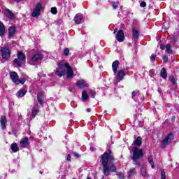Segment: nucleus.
I'll list each match as a JSON object with an SVG mask.
<instances>
[{"label": "nucleus", "mask_w": 179, "mask_h": 179, "mask_svg": "<svg viewBox=\"0 0 179 179\" xmlns=\"http://www.w3.org/2000/svg\"><path fill=\"white\" fill-rule=\"evenodd\" d=\"M109 160H114V155H113V152H111V150L110 149L108 150V152H104L101 155V161L103 166V173L105 174V176H108V174H110V171L114 173V171H117V169L115 168V164H112L110 166L108 165Z\"/></svg>", "instance_id": "nucleus-1"}, {"label": "nucleus", "mask_w": 179, "mask_h": 179, "mask_svg": "<svg viewBox=\"0 0 179 179\" xmlns=\"http://www.w3.org/2000/svg\"><path fill=\"white\" fill-rule=\"evenodd\" d=\"M57 76L62 78L64 75H66L67 79H71L73 78V70L72 67L69 66V64L65 62H60L58 64V67L56 69L55 72Z\"/></svg>", "instance_id": "nucleus-2"}, {"label": "nucleus", "mask_w": 179, "mask_h": 179, "mask_svg": "<svg viewBox=\"0 0 179 179\" xmlns=\"http://www.w3.org/2000/svg\"><path fill=\"white\" fill-rule=\"evenodd\" d=\"M120 66V62L118 60H116L113 62L112 64V69L113 71L114 75L116 76V79L117 82H121L125 78V70L121 69L119 70L117 72L118 66Z\"/></svg>", "instance_id": "nucleus-3"}, {"label": "nucleus", "mask_w": 179, "mask_h": 179, "mask_svg": "<svg viewBox=\"0 0 179 179\" xmlns=\"http://www.w3.org/2000/svg\"><path fill=\"white\" fill-rule=\"evenodd\" d=\"M17 58L14 59V64L20 67L23 65V62L26 61V55L20 51H17Z\"/></svg>", "instance_id": "nucleus-4"}, {"label": "nucleus", "mask_w": 179, "mask_h": 179, "mask_svg": "<svg viewBox=\"0 0 179 179\" xmlns=\"http://www.w3.org/2000/svg\"><path fill=\"white\" fill-rule=\"evenodd\" d=\"M114 34H116V40L118 43H122L125 40V36H124V31L119 30L118 28H115L113 31Z\"/></svg>", "instance_id": "nucleus-5"}, {"label": "nucleus", "mask_w": 179, "mask_h": 179, "mask_svg": "<svg viewBox=\"0 0 179 179\" xmlns=\"http://www.w3.org/2000/svg\"><path fill=\"white\" fill-rule=\"evenodd\" d=\"M0 52H1V57L3 59H9V58H10V50H9V47H2Z\"/></svg>", "instance_id": "nucleus-6"}, {"label": "nucleus", "mask_w": 179, "mask_h": 179, "mask_svg": "<svg viewBox=\"0 0 179 179\" xmlns=\"http://www.w3.org/2000/svg\"><path fill=\"white\" fill-rule=\"evenodd\" d=\"M44 58V55L41 52H37L31 55L30 59H29V62H37L38 61H41Z\"/></svg>", "instance_id": "nucleus-7"}, {"label": "nucleus", "mask_w": 179, "mask_h": 179, "mask_svg": "<svg viewBox=\"0 0 179 179\" xmlns=\"http://www.w3.org/2000/svg\"><path fill=\"white\" fill-rule=\"evenodd\" d=\"M174 138V136L173 134L170 133L168 134L161 142V145L163 148H166L167 145H169V143H171L172 139Z\"/></svg>", "instance_id": "nucleus-8"}, {"label": "nucleus", "mask_w": 179, "mask_h": 179, "mask_svg": "<svg viewBox=\"0 0 179 179\" xmlns=\"http://www.w3.org/2000/svg\"><path fill=\"white\" fill-rule=\"evenodd\" d=\"M133 158L134 159H142L143 157V150L139 149L137 147L133 148Z\"/></svg>", "instance_id": "nucleus-9"}, {"label": "nucleus", "mask_w": 179, "mask_h": 179, "mask_svg": "<svg viewBox=\"0 0 179 179\" xmlns=\"http://www.w3.org/2000/svg\"><path fill=\"white\" fill-rule=\"evenodd\" d=\"M40 15H41V3H37L32 12L31 16L33 17H37V16H40Z\"/></svg>", "instance_id": "nucleus-10"}, {"label": "nucleus", "mask_w": 179, "mask_h": 179, "mask_svg": "<svg viewBox=\"0 0 179 179\" xmlns=\"http://www.w3.org/2000/svg\"><path fill=\"white\" fill-rule=\"evenodd\" d=\"M10 78L15 85H19V76L16 72H11L10 73Z\"/></svg>", "instance_id": "nucleus-11"}, {"label": "nucleus", "mask_w": 179, "mask_h": 179, "mask_svg": "<svg viewBox=\"0 0 179 179\" xmlns=\"http://www.w3.org/2000/svg\"><path fill=\"white\" fill-rule=\"evenodd\" d=\"M29 146V138L24 137L20 140V148H26Z\"/></svg>", "instance_id": "nucleus-12"}, {"label": "nucleus", "mask_w": 179, "mask_h": 179, "mask_svg": "<svg viewBox=\"0 0 179 179\" xmlns=\"http://www.w3.org/2000/svg\"><path fill=\"white\" fill-rule=\"evenodd\" d=\"M83 20V15L81 13L76 14L74 17V22L76 24H80Z\"/></svg>", "instance_id": "nucleus-13"}, {"label": "nucleus", "mask_w": 179, "mask_h": 179, "mask_svg": "<svg viewBox=\"0 0 179 179\" xmlns=\"http://www.w3.org/2000/svg\"><path fill=\"white\" fill-rule=\"evenodd\" d=\"M76 85L80 89H83V87H89V85L87 83H86V81H85V80L78 81L76 83Z\"/></svg>", "instance_id": "nucleus-14"}, {"label": "nucleus", "mask_w": 179, "mask_h": 179, "mask_svg": "<svg viewBox=\"0 0 179 179\" xmlns=\"http://www.w3.org/2000/svg\"><path fill=\"white\" fill-rule=\"evenodd\" d=\"M15 34H16V27H10V28L8 29V38L13 37V36H15Z\"/></svg>", "instance_id": "nucleus-15"}, {"label": "nucleus", "mask_w": 179, "mask_h": 179, "mask_svg": "<svg viewBox=\"0 0 179 179\" xmlns=\"http://www.w3.org/2000/svg\"><path fill=\"white\" fill-rule=\"evenodd\" d=\"M0 122H1V129H6V122H8V121L6 120V117L5 116L1 117Z\"/></svg>", "instance_id": "nucleus-16"}, {"label": "nucleus", "mask_w": 179, "mask_h": 179, "mask_svg": "<svg viewBox=\"0 0 179 179\" xmlns=\"http://www.w3.org/2000/svg\"><path fill=\"white\" fill-rule=\"evenodd\" d=\"M26 93H27L26 90H24V89H21V90H20L17 92L16 96H17V97H18V98H22V97H23L24 96L26 95Z\"/></svg>", "instance_id": "nucleus-17"}, {"label": "nucleus", "mask_w": 179, "mask_h": 179, "mask_svg": "<svg viewBox=\"0 0 179 179\" xmlns=\"http://www.w3.org/2000/svg\"><path fill=\"white\" fill-rule=\"evenodd\" d=\"M5 36V25L0 21V37Z\"/></svg>", "instance_id": "nucleus-18"}, {"label": "nucleus", "mask_w": 179, "mask_h": 179, "mask_svg": "<svg viewBox=\"0 0 179 179\" xmlns=\"http://www.w3.org/2000/svg\"><path fill=\"white\" fill-rule=\"evenodd\" d=\"M82 100L83 101H87L89 100V94L86 90H83L82 92Z\"/></svg>", "instance_id": "nucleus-19"}, {"label": "nucleus", "mask_w": 179, "mask_h": 179, "mask_svg": "<svg viewBox=\"0 0 179 179\" xmlns=\"http://www.w3.org/2000/svg\"><path fill=\"white\" fill-rule=\"evenodd\" d=\"M37 99L39 104H41V106L44 104V99L43 98V93L41 92L38 93Z\"/></svg>", "instance_id": "nucleus-20"}, {"label": "nucleus", "mask_w": 179, "mask_h": 179, "mask_svg": "<svg viewBox=\"0 0 179 179\" xmlns=\"http://www.w3.org/2000/svg\"><path fill=\"white\" fill-rule=\"evenodd\" d=\"M10 149L13 153L19 152V147H17V144L16 143H13L10 145Z\"/></svg>", "instance_id": "nucleus-21"}, {"label": "nucleus", "mask_w": 179, "mask_h": 179, "mask_svg": "<svg viewBox=\"0 0 179 179\" xmlns=\"http://www.w3.org/2000/svg\"><path fill=\"white\" fill-rule=\"evenodd\" d=\"M133 38L136 40L139 38V31L136 30L135 28H133V33H132Z\"/></svg>", "instance_id": "nucleus-22"}, {"label": "nucleus", "mask_w": 179, "mask_h": 179, "mask_svg": "<svg viewBox=\"0 0 179 179\" xmlns=\"http://www.w3.org/2000/svg\"><path fill=\"white\" fill-rule=\"evenodd\" d=\"M160 76L161 78H163V79L167 78V71H166V69H162L161 70Z\"/></svg>", "instance_id": "nucleus-23"}, {"label": "nucleus", "mask_w": 179, "mask_h": 179, "mask_svg": "<svg viewBox=\"0 0 179 179\" xmlns=\"http://www.w3.org/2000/svg\"><path fill=\"white\" fill-rule=\"evenodd\" d=\"M135 174H136V169H135V168L131 169L128 172L129 177H134Z\"/></svg>", "instance_id": "nucleus-24"}, {"label": "nucleus", "mask_w": 179, "mask_h": 179, "mask_svg": "<svg viewBox=\"0 0 179 179\" xmlns=\"http://www.w3.org/2000/svg\"><path fill=\"white\" fill-rule=\"evenodd\" d=\"M134 145H136L137 146H141L142 145V138L138 136L134 141Z\"/></svg>", "instance_id": "nucleus-25"}, {"label": "nucleus", "mask_w": 179, "mask_h": 179, "mask_svg": "<svg viewBox=\"0 0 179 179\" xmlns=\"http://www.w3.org/2000/svg\"><path fill=\"white\" fill-rule=\"evenodd\" d=\"M27 79H29V76H27L26 75H23L21 80H19V85H20V83H21V85H24V82H26V80H27Z\"/></svg>", "instance_id": "nucleus-26"}, {"label": "nucleus", "mask_w": 179, "mask_h": 179, "mask_svg": "<svg viewBox=\"0 0 179 179\" xmlns=\"http://www.w3.org/2000/svg\"><path fill=\"white\" fill-rule=\"evenodd\" d=\"M141 173L143 177H146L148 176V173L146 172V167H145V166H141Z\"/></svg>", "instance_id": "nucleus-27"}, {"label": "nucleus", "mask_w": 179, "mask_h": 179, "mask_svg": "<svg viewBox=\"0 0 179 179\" xmlns=\"http://www.w3.org/2000/svg\"><path fill=\"white\" fill-rule=\"evenodd\" d=\"M148 162L151 164L152 169H155V162H153V156L150 155L148 157Z\"/></svg>", "instance_id": "nucleus-28"}, {"label": "nucleus", "mask_w": 179, "mask_h": 179, "mask_svg": "<svg viewBox=\"0 0 179 179\" xmlns=\"http://www.w3.org/2000/svg\"><path fill=\"white\" fill-rule=\"evenodd\" d=\"M4 13L6 15H7V16H8V17H10L11 19H12V17H13V13L12 11H10V10H9V9L5 10Z\"/></svg>", "instance_id": "nucleus-29"}, {"label": "nucleus", "mask_w": 179, "mask_h": 179, "mask_svg": "<svg viewBox=\"0 0 179 179\" xmlns=\"http://www.w3.org/2000/svg\"><path fill=\"white\" fill-rule=\"evenodd\" d=\"M166 48V51L168 54H171V52H173V50H171V45H170V44H167L165 46Z\"/></svg>", "instance_id": "nucleus-30"}, {"label": "nucleus", "mask_w": 179, "mask_h": 179, "mask_svg": "<svg viewBox=\"0 0 179 179\" xmlns=\"http://www.w3.org/2000/svg\"><path fill=\"white\" fill-rule=\"evenodd\" d=\"M37 114H38V108H34L32 109V116L34 118V117H36V115H37Z\"/></svg>", "instance_id": "nucleus-31"}, {"label": "nucleus", "mask_w": 179, "mask_h": 179, "mask_svg": "<svg viewBox=\"0 0 179 179\" xmlns=\"http://www.w3.org/2000/svg\"><path fill=\"white\" fill-rule=\"evenodd\" d=\"M90 94L92 99H94L96 97V90H90Z\"/></svg>", "instance_id": "nucleus-32"}, {"label": "nucleus", "mask_w": 179, "mask_h": 179, "mask_svg": "<svg viewBox=\"0 0 179 179\" xmlns=\"http://www.w3.org/2000/svg\"><path fill=\"white\" fill-rule=\"evenodd\" d=\"M161 179H166V172L164 169H161Z\"/></svg>", "instance_id": "nucleus-33"}, {"label": "nucleus", "mask_w": 179, "mask_h": 179, "mask_svg": "<svg viewBox=\"0 0 179 179\" xmlns=\"http://www.w3.org/2000/svg\"><path fill=\"white\" fill-rule=\"evenodd\" d=\"M51 13H52V15H57V7H52L50 10Z\"/></svg>", "instance_id": "nucleus-34"}, {"label": "nucleus", "mask_w": 179, "mask_h": 179, "mask_svg": "<svg viewBox=\"0 0 179 179\" xmlns=\"http://www.w3.org/2000/svg\"><path fill=\"white\" fill-rule=\"evenodd\" d=\"M64 55H65V57H68L69 55V48H66L64 50Z\"/></svg>", "instance_id": "nucleus-35"}, {"label": "nucleus", "mask_w": 179, "mask_h": 179, "mask_svg": "<svg viewBox=\"0 0 179 179\" xmlns=\"http://www.w3.org/2000/svg\"><path fill=\"white\" fill-rule=\"evenodd\" d=\"M138 159H135L132 157V160L134 162V164L136 166H139L141 164V163L139 162V161H138Z\"/></svg>", "instance_id": "nucleus-36"}, {"label": "nucleus", "mask_w": 179, "mask_h": 179, "mask_svg": "<svg viewBox=\"0 0 179 179\" xmlns=\"http://www.w3.org/2000/svg\"><path fill=\"white\" fill-rule=\"evenodd\" d=\"M112 6H113V9H117V8H118V3H117V2L113 3Z\"/></svg>", "instance_id": "nucleus-37"}, {"label": "nucleus", "mask_w": 179, "mask_h": 179, "mask_svg": "<svg viewBox=\"0 0 179 179\" xmlns=\"http://www.w3.org/2000/svg\"><path fill=\"white\" fill-rule=\"evenodd\" d=\"M170 80L171 82V83H173L174 85V83H176V78H174V76H171L170 77Z\"/></svg>", "instance_id": "nucleus-38"}, {"label": "nucleus", "mask_w": 179, "mask_h": 179, "mask_svg": "<svg viewBox=\"0 0 179 179\" xmlns=\"http://www.w3.org/2000/svg\"><path fill=\"white\" fill-rule=\"evenodd\" d=\"M150 61H152L154 62V61H156V55H152L150 57Z\"/></svg>", "instance_id": "nucleus-39"}, {"label": "nucleus", "mask_w": 179, "mask_h": 179, "mask_svg": "<svg viewBox=\"0 0 179 179\" xmlns=\"http://www.w3.org/2000/svg\"><path fill=\"white\" fill-rule=\"evenodd\" d=\"M140 6H141V8H146V2L142 1V2L141 3V4H140Z\"/></svg>", "instance_id": "nucleus-40"}, {"label": "nucleus", "mask_w": 179, "mask_h": 179, "mask_svg": "<svg viewBox=\"0 0 179 179\" xmlns=\"http://www.w3.org/2000/svg\"><path fill=\"white\" fill-rule=\"evenodd\" d=\"M136 94H138V92L136 91H134L132 93H131V98L132 99H135V96H136Z\"/></svg>", "instance_id": "nucleus-41"}, {"label": "nucleus", "mask_w": 179, "mask_h": 179, "mask_svg": "<svg viewBox=\"0 0 179 179\" xmlns=\"http://www.w3.org/2000/svg\"><path fill=\"white\" fill-rule=\"evenodd\" d=\"M178 40V38H177L176 36H173L172 37V41H173L174 43H177Z\"/></svg>", "instance_id": "nucleus-42"}, {"label": "nucleus", "mask_w": 179, "mask_h": 179, "mask_svg": "<svg viewBox=\"0 0 179 179\" xmlns=\"http://www.w3.org/2000/svg\"><path fill=\"white\" fill-rule=\"evenodd\" d=\"M69 90L71 92V93H75V92H76L74 87H70Z\"/></svg>", "instance_id": "nucleus-43"}, {"label": "nucleus", "mask_w": 179, "mask_h": 179, "mask_svg": "<svg viewBox=\"0 0 179 179\" xmlns=\"http://www.w3.org/2000/svg\"><path fill=\"white\" fill-rule=\"evenodd\" d=\"M163 61L164 62H167V61H169V57H167V56H164L163 57Z\"/></svg>", "instance_id": "nucleus-44"}, {"label": "nucleus", "mask_w": 179, "mask_h": 179, "mask_svg": "<svg viewBox=\"0 0 179 179\" xmlns=\"http://www.w3.org/2000/svg\"><path fill=\"white\" fill-rule=\"evenodd\" d=\"M150 76H155V70H150Z\"/></svg>", "instance_id": "nucleus-45"}, {"label": "nucleus", "mask_w": 179, "mask_h": 179, "mask_svg": "<svg viewBox=\"0 0 179 179\" xmlns=\"http://www.w3.org/2000/svg\"><path fill=\"white\" fill-rule=\"evenodd\" d=\"M73 155L77 158L80 157V155L78 152H73Z\"/></svg>", "instance_id": "nucleus-46"}, {"label": "nucleus", "mask_w": 179, "mask_h": 179, "mask_svg": "<svg viewBox=\"0 0 179 179\" xmlns=\"http://www.w3.org/2000/svg\"><path fill=\"white\" fill-rule=\"evenodd\" d=\"M67 160L69 162H71V155H69V154L67 155Z\"/></svg>", "instance_id": "nucleus-47"}, {"label": "nucleus", "mask_w": 179, "mask_h": 179, "mask_svg": "<svg viewBox=\"0 0 179 179\" xmlns=\"http://www.w3.org/2000/svg\"><path fill=\"white\" fill-rule=\"evenodd\" d=\"M160 48H162V50H164V48H166V45H161Z\"/></svg>", "instance_id": "nucleus-48"}, {"label": "nucleus", "mask_w": 179, "mask_h": 179, "mask_svg": "<svg viewBox=\"0 0 179 179\" xmlns=\"http://www.w3.org/2000/svg\"><path fill=\"white\" fill-rule=\"evenodd\" d=\"M92 111V109L90 108H87V112L90 113Z\"/></svg>", "instance_id": "nucleus-49"}, {"label": "nucleus", "mask_w": 179, "mask_h": 179, "mask_svg": "<svg viewBox=\"0 0 179 179\" xmlns=\"http://www.w3.org/2000/svg\"><path fill=\"white\" fill-rule=\"evenodd\" d=\"M117 176H118L119 178H123L122 175H121V174H118Z\"/></svg>", "instance_id": "nucleus-50"}, {"label": "nucleus", "mask_w": 179, "mask_h": 179, "mask_svg": "<svg viewBox=\"0 0 179 179\" xmlns=\"http://www.w3.org/2000/svg\"><path fill=\"white\" fill-rule=\"evenodd\" d=\"M90 150H92V152H94V148L93 147H90Z\"/></svg>", "instance_id": "nucleus-51"}, {"label": "nucleus", "mask_w": 179, "mask_h": 179, "mask_svg": "<svg viewBox=\"0 0 179 179\" xmlns=\"http://www.w3.org/2000/svg\"><path fill=\"white\" fill-rule=\"evenodd\" d=\"M15 1V2H22V1H23V0H14Z\"/></svg>", "instance_id": "nucleus-52"}, {"label": "nucleus", "mask_w": 179, "mask_h": 179, "mask_svg": "<svg viewBox=\"0 0 179 179\" xmlns=\"http://www.w3.org/2000/svg\"><path fill=\"white\" fill-rule=\"evenodd\" d=\"M172 120H176V116H173Z\"/></svg>", "instance_id": "nucleus-53"}, {"label": "nucleus", "mask_w": 179, "mask_h": 179, "mask_svg": "<svg viewBox=\"0 0 179 179\" xmlns=\"http://www.w3.org/2000/svg\"><path fill=\"white\" fill-rule=\"evenodd\" d=\"M40 173H41V174H43V173L41 171Z\"/></svg>", "instance_id": "nucleus-54"}, {"label": "nucleus", "mask_w": 179, "mask_h": 179, "mask_svg": "<svg viewBox=\"0 0 179 179\" xmlns=\"http://www.w3.org/2000/svg\"><path fill=\"white\" fill-rule=\"evenodd\" d=\"M140 125H141V127H142V124H140Z\"/></svg>", "instance_id": "nucleus-55"}, {"label": "nucleus", "mask_w": 179, "mask_h": 179, "mask_svg": "<svg viewBox=\"0 0 179 179\" xmlns=\"http://www.w3.org/2000/svg\"><path fill=\"white\" fill-rule=\"evenodd\" d=\"M140 125H141V127H142V124H140Z\"/></svg>", "instance_id": "nucleus-56"}, {"label": "nucleus", "mask_w": 179, "mask_h": 179, "mask_svg": "<svg viewBox=\"0 0 179 179\" xmlns=\"http://www.w3.org/2000/svg\"><path fill=\"white\" fill-rule=\"evenodd\" d=\"M0 13H1V9H0Z\"/></svg>", "instance_id": "nucleus-57"}]
</instances>
